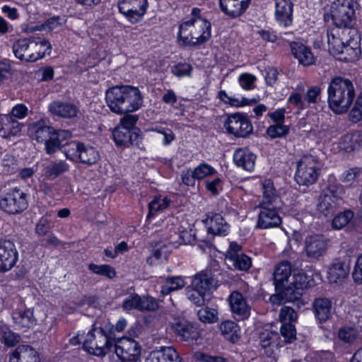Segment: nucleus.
I'll use <instances>...</instances> for the list:
<instances>
[{
  "mask_svg": "<svg viewBox=\"0 0 362 362\" xmlns=\"http://www.w3.org/2000/svg\"><path fill=\"white\" fill-rule=\"evenodd\" d=\"M18 260V252L13 242L0 241V272L11 269Z\"/></svg>",
  "mask_w": 362,
  "mask_h": 362,
  "instance_id": "dca6fc26",
  "label": "nucleus"
},
{
  "mask_svg": "<svg viewBox=\"0 0 362 362\" xmlns=\"http://www.w3.org/2000/svg\"><path fill=\"white\" fill-rule=\"evenodd\" d=\"M291 266L286 262H280L275 269L274 280L276 288H281L291 280Z\"/></svg>",
  "mask_w": 362,
  "mask_h": 362,
  "instance_id": "f704fd0d",
  "label": "nucleus"
},
{
  "mask_svg": "<svg viewBox=\"0 0 362 362\" xmlns=\"http://www.w3.org/2000/svg\"><path fill=\"white\" fill-rule=\"evenodd\" d=\"M321 89L318 86H313L309 88L306 93L305 99L309 103H316L320 99Z\"/></svg>",
  "mask_w": 362,
  "mask_h": 362,
  "instance_id": "69168bd1",
  "label": "nucleus"
},
{
  "mask_svg": "<svg viewBox=\"0 0 362 362\" xmlns=\"http://www.w3.org/2000/svg\"><path fill=\"white\" fill-rule=\"evenodd\" d=\"M272 327V326H266L259 333L260 346L264 349L268 356H271L274 353L280 344L279 333Z\"/></svg>",
  "mask_w": 362,
  "mask_h": 362,
  "instance_id": "f3484780",
  "label": "nucleus"
},
{
  "mask_svg": "<svg viewBox=\"0 0 362 362\" xmlns=\"http://www.w3.org/2000/svg\"><path fill=\"white\" fill-rule=\"evenodd\" d=\"M220 330L225 336H228L231 340L237 337L238 325L233 321L226 320L220 325Z\"/></svg>",
  "mask_w": 362,
  "mask_h": 362,
  "instance_id": "603ef678",
  "label": "nucleus"
},
{
  "mask_svg": "<svg viewBox=\"0 0 362 362\" xmlns=\"http://www.w3.org/2000/svg\"><path fill=\"white\" fill-rule=\"evenodd\" d=\"M114 140L118 146H129L133 144V138L137 137L136 134H133L130 130L124 127L117 126L112 132Z\"/></svg>",
  "mask_w": 362,
  "mask_h": 362,
  "instance_id": "58836bf2",
  "label": "nucleus"
},
{
  "mask_svg": "<svg viewBox=\"0 0 362 362\" xmlns=\"http://www.w3.org/2000/svg\"><path fill=\"white\" fill-rule=\"evenodd\" d=\"M344 32L351 35L350 39L346 42L334 35H327L329 52L339 60L344 62L356 61L360 56L361 49L358 44V36L354 29L346 30Z\"/></svg>",
  "mask_w": 362,
  "mask_h": 362,
  "instance_id": "39448f33",
  "label": "nucleus"
},
{
  "mask_svg": "<svg viewBox=\"0 0 362 362\" xmlns=\"http://www.w3.org/2000/svg\"><path fill=\"white\" fill-rule=\"evenodd\" d=\"M279 317L282 324L284 322H289L296 320L297 315L294 310L290 307H284L280 310Z\"/></svg>",
  "mask_w": 362,
  "mask_h": 362,
  "instance_id": "bf43d9fd",
  "label": "nucleus"
},
{
  "mask_svg": "<svg viewBox=\"0 0 362 362\" xmlns=\"http://www.w3.org/2000/svg\"><path fill=\"white\" fill-rule=\"evenodd\" d=\"M314 313L319 322L327 321L332 315V303L327 298H318L313 303Z\"/></svg>",
  "mask_w": 362,
  "mask_h": 362,
  "instance_id": "bb28decb",
  "label": "nucleus"
},
{
  "mask_svg": "<svg viewBox=\"0 0 362 362\" xmlns=\"http://www.w3.org/2000/svg\"><path fill=\"white\" fill-rule=\"evenodd\" d=\"M22 129V124L9 115H0V136L5 139L18 136Z\"/></svg>",
  "mask_w": 362,
  "mask_h": 362,
  "instance_id": "4be33fe9",
  "label": "nucleus"
},
{
  "mask_svg": "<svg viewBox=\"0 0 362 362\" xmlns=\"http://www.w3.org/2000/svg\"><path fill=\"white\" fill-rule=\"evenodd\" d=\"M9 362H40L38 353L28 345H20L12 354Z\"/></svg>",
  "mask_w": 362,
  "mask_h": 362,
  "instance_id": "393cba45",
  "label": "nucleus"
},
{
  "mask_svg": "<svg viewBox=\"0 0 362 362\" xmlns=\"http://www.w3.org/2000/svg\"><path fill=\"white\" fill-rule=\"evenodd\" d=\"M115 339L112 330L107 332L104 328L93 327L86 334L83 349L90 354L103 356L112 346Z\"/></svg>",
  "mask_w": 362,
  "mask_h": 362,
  "instance_id": "423d86ee",
  "label": "nucleus"
},
{
  "mask_svg": "<svg viewBox=\"0 0 362 362\" xmlns=\"http://www.w3.org/2000/svg\"><path fill=\"white\" fill-rule=\"evenodd\" d=\"M194 358L202 362H226V359L221 356H212L202 352H196Z\"/></svg>",
  "mask_w": 362,
  "mask_h": 362,
  "instance_id": "338daca9",
  "label": "nucleus"
},
{
  "mask_svg": "<svg viewBox=\"0 0 362 362\" xmlns=\"http://www.w3.org/2000/svg\"><path fill=\"white\" fill-rule=\"evenodd\" d=\"M125 310L136 309L139 310H155L158 303L154 298L150 296L141 297L136 294L129 296L122 304Z\"/></svg>",
  "mask_w": 362,
  "mask_h": 362,
  "instance_id": "a211bd4d",
  "label": "nucleus"
},
{
  "mask_svg": "<svg viewBox=\"0 0 362 362\" xmlns=\"http://www.w3.org/2000/svg\"><path fill=\"white\" fill-rule=\"evenodd\" d=\"M281 334L285 338L286 342H291L296 339V329L293 325L284 322L281 327Z\"/></svg>",
  "mask_w": 362,
  "mask_h": 362,
  "instance_id": "6e6d98bb",
  "label": "nucleus"
},
{
  "mask_svg": "<svg viewBox=\"0 0 362 362\" xmlns=\"http://www.w3.org/2000/svg\"><path fill=\"white\" fill-rule=\"evenodd\" d=\"M229 301L231 310L238 320H245L250 316V307L240 293L233 292L230 296Z\"/></svg>",
  "mask_w": 362,
  "mask_h": 362,
  "instance_id": "412c9836",
  "label": "nucleus"
},
{
  "mask_svg": "<svg viewBox=\"0 0 362 362\" xmlns=\"http://www.w3.org/2000/svg\"><path fill=\"white\" fill-rule=\"evenodd\" d=\"M190 285L208 293L215 286V280L210 272L202 271L192 277Z\"/></svg>",
  "mask_w": 362,
  "mask_h": 362,
  "instance_id": "c756f323",
  "label": "nucleus"
},
{
  "mask_svg": "<svg viewBox=\"0 0 362 362\" xmlns=\"http://www.w3.org/2000/svg\"><path fill=\"white\" fill-rule=\"evenodd\" d=\"M361 170L357 168H350L345 170L341 175V180L344 182L352 183L360 175Z\"/></svg>",
  "mask_w": 362,
  "mask_h": 362,
  "instance_id": "e2e57ef3",
  "label": "nucleus"
},
{
  "mask_svg": "<svg viewBox=\"0 0 362 362\" xmlns=\"http://www.w3.org/2000/svg\"><path fill=\"white\" fill-rule=\"evenodd\" d=\"M357 3L354 0H335L331 6L329 13L325 15V20L338 28L351 29L356 19L355 9Z\"/></svg>",
  "mask_w": 362,
  "mask_h": 362,
  "instance_id": "0eeeda50",
  "label": "nucleus"
},
{
  "mask_svg": "<svg viewBox=\"0 0 362 362\" xmlns=\"http://www.w3.org/2000/svg\"><path fill=\"white\" fill-rule=\"evenodd\" d=\"M12 48L16 58L21 61L33 62L42 59L51 45L45 39L31 37L19 39L13 43Z\"/></svg>",
  "mask_w": 362,
  "mask_h": 362,
  "instance_id": "20e7f679",
  "label": "nucleus"
},
{
  "mask_svg": "<svg viewBox=\"0 0 362 362\" xmlns=\"http://www.w3.org/2000/svg\"><path fill=\"white\" fill-rule=\"evenodd\" d=\"M343 189L335 185H329L323 189L317 204V211L325 216H332L341 200Z\"/></svg>",
  "mask_w": 362,
  "mask_h": 362,
  "instance_id": "6e6552de",
  "label": "nucleus"
},
{
  "mask_svg": "<svg viewBox=\"0 0 362 362\" xmlns=\"http://www.w3.org/2000/svg\"><path fill=\"white\" fill-rule=\"evenodd\" d=\"M206 294L198 288H193L192 285L188 286L186 288V296L188 300L197 306L204 305Z\"/></svg>",
  "mask_w": 362,
  "mask_h": 362,
  "instance_id": "c03bdc74",
  "label": "nucleus"
},
{
  "mask_svg": "<svg viewBox=\"0 0 362 362\" xmlns=\"http://www.w3.org/2000/svg\"><path fill=\"white\" fill-rule=\"evenodd\" d=\"M208 225V232L212 235H226L228 230V224L222 216L215 214L205 221Z\"/></svg>",
  "mask_w": 362,
  "mask_h": 362,
  "instance_id": "c9c22d12",
  "label": "nucleus"
},
{
  "mask_svg": "<svg viewBox=\"0 0 362 362\" xmlns=\"http://www.w3.org/2000/svg\"><path fill=\"white\" fill-rule=\"evenodd\" d=\"M211 23L202 18H192L180 25L179 37L185 45L196 46L211 37Z\"/></svg>",
  "mask_w": 362,
  "mask_h": 362,
  "instance_id": "7ed1b4c3",
  "label": "nucleus"
},
{
  "mask_svg": "<svg viewBox=\"0 0 362 362\" xmlns=\"http://www.w3.org/2000/svg\"><path fill=\"white\" fill-rule=\"evenodd\" d=\"M327 248V239L322 235H308L305 239L304 250L310 258L318 259L323 256Z\"/></svg>",
  "mask_w": 362,
  "mask_h": 362,
  "instance_id": "2eb2a0df",
  "label": "nucleus"
},
{
  "mask_svg": "<svg viewBox=\"0 0 362 362\" xmlns=\"http://www.w3.org/2000/svg\"><path fill=\"white\" fill-rule=\"evenodd\" d=\"M88 269L93 273L106 276L109 279H113L116 276V272L113 267L108 264L98 265L90 263L88 266Z\"/></svg>",
  "mask_w": 362,
  "mask_h": 362,
  "instance_id": "49530a36",
  "label": "nucleus"
},
{
  "mask_svg": "<svg viewBox=\"0 0 362 362\" xmlns=\"http://www.w3.org/2000/svg\"><path fill=\"white\" fill-rule=\"evenodd\" d=\"M278 293L276 295H272L270 298L273 303L280 300L279 303L296 302L299 305L303 293L295 285H292L291 281L281 288H276Z\"/></svg>",
  "mask_w": 362,
  "mask_h": 362,
  "instance_id": "6ab92c4d",
  "label": "nucleus"
},
{
  "mask_svg": "<svg viewBox=\"0 0 362 362\" xmlns=\"http://www.w3.org/2000/svg\"><path fill=\"white\" fill-rule=\"evenodd\" d=\"M257 225L259 228L267 229L276 227L281 223V218L277 213L279 208H273L272 206H261Z\"/></svg>",
  "mask_w": 362,
  "mask_h": 362,
  "instance_id": "aec40b11",
  "label": "nucleus"
},
{
  "mask_svg": "<svg viewBox=\"0 0 362 362\" xmlns=\"http://www.w3.org/2000/svg\"><path fill=\"white\" fill-rule=\"evenodd\" d=\"M180 357L173 346H162L152 351L146 362H180Z\"/></svg>",
  "mask_w": 362,
  "mask_h": 362,
  "instance_id": "5701e85b",
  "label": "nucleus"
},
{
  "mask_svg": "<svg viewBox=\"0 0 362 362\" xmlns=\"http://www.w3.org/2000/svg\"><path fill=\"white\" fill-rule=\"evenodd\" d=\"M338 337L344 342L352 343L356 339L358 334L353 328L343 327L339 330Z\"/></svg>",
  "mask_w": 362,
  "mask_h": 362,
  "instance_id": "5fc2aeb1",
  "label": "nucleus"
},
{
  "mask_svg": "<svg viewBox=\"0 0 362 362\" xmlns=\"http://www.w3.org/2000/svg\"><path fill=\"white\" fill-rule=\"evenodd\" d=\"M291 280V284L295 285L302 293L304 288L310 287L314 284L311 276L303 272L295 273Z\"/></svg>",
  "mask_w": 362,
  "mask_h": 362,
  "instance_id": "37998d69",
  "label": "nucleus"
},
{
  "mask_svg": "<svg viewBox=\"0 0 362 362\" xmlns=\"http://www.w3.org/2000/svg\"><path fill=\"white\" fill-rule=\"evenodd\" d=\"M293 4L289 0H276L275 16L277 21L287 27L292 22Z\"/></svg>",
  "mask_w": 362,
  "mask_h": 362,
  "instance_id": "a878e982",
  "label": "nucleus"
},
{
  "mask_svg": "<svg viewBox=\"0 0 362 362\" xmlns=\"http://www.w3.org/2000/svg\"><path fill=\"white\" fill-rule=\"evenodd\" d=\"M362 144V133L354 131L344 135L339 143L341 150L349 153L358 149Z\"/></svg>",
  "mask_w": 362,
  "mask_h": 362,
  "instance_id": "2f4dec72",
  "label": "nucleus"
},
{
  "mask_svg": "<svg viewBox=\"0 0 362 362\" xmlns=\"http://www.w3.org/2000/svg\"><path fill=\"white\" fill-rule=\"evenodd\" d=\"M288 128L279 124L272 125L267 129V134L271 138H276L284 136L288 132Z\"/></svg>",
  "mask_w": 362,
  "mask_h": 362,
  "instance_id": "052dcab7",
  "label": "nucleus"
},
{
  "mask_svg": "<svg viewBox=\"0 0 362 362\" xmlns=\"http://www.w3.org/2000/svg\"><path fill=\"white\" fill-rule=\"evenodd\" d=\"M353 217L354 213L350 210L340 213L332 220V227L335 229H341L346 226Z\"/></svg>",
  "mask_w": 362,
  "mask_h": 362,
  "instance_id": "09e8293b",
  "label": "nucleus"
},
{
  "mask_svg": "<svg viewBox=\"0 0 362 362\" xmlns=\"http://www.w3.org/2000/svg\"><path fill=\"white\" fill-rule=\"evenodd\" d=\"M349 273V269L343 262H334L329 268L327 279L330 283L340 282L345 279Z\"/></svg>",
  "mask_w": 362,
  "mask_h": 362,
  "instance_id": "4c0bfd02",
  "label": "nucleus"
},
{
  "mask_svg": "<svg viewBox=\"0 0 362 362\" xmlns=\"http://www.w3.org/2000/svg\"><path fill=\"white\" fill-rule=\"evenodd\" d=\"M173 332L184 341L197 340L199 332L194 324L182 317L174 319L170 323Z\"/></svg>",
  "mask_w": 362,
  "mask_h": 362,
  "instance_id": "4468645a",
  "label": "nucleus"
},
{
  "mask_svg": "<svg viewBox=\"0 0 362 362\" xmlns=\"http://www.w3.org/2000/svg\"><path fill=\"white\" fill-rule=\"evenodd\" d=\"M228 261L232 264L235 269L240 271H247L251 267V259L243 253L236 256H229Z\"/></svg>",
  "mask_w": 362,
  "mask_h": 362,
  "instance_id": "a18cd8bd",
  "label": "nucleus"
},
{
  "mask_svg": "<svg viewBox=\"0 0 362 362\" xmlns=\"http://www.w3.org/2000/svg\"><path fill=\"white\" fill-rule=\"evenodd\" d=\"M327 92L329 106L337 114L346 112L355 98L353 83L342 77L334 78L329 82Z\"/></svg>",
  "mask_w": 362,
  "mask_h": 362,
  "instance_id": "f03ea898",
  "label": "nucleus"
},
{
  "mask_svg": "<svg viewBox=\"0 0 362 362\" xmlns=\"http://www.w3.org/2000/svg\"><path fill=\"white\" fill-rule=\"evenodd\" d=\"M318 170L317 159L313 156H304L298 162L295 180L300 185H313L318 176Z\"/></svg>",
  "mask_w": 362,
  "mask_h": 362,
  "instance_id": "1a4fd4ad",
  "label": "nucleus"
},
{
  "mask_svg": "<svg viewBox=\"0 0 362 362\" xmlns=\"http://www.w3.org/2000/svg\"><path fill=\"white\" fill-rule=\"evenodd\" d=\"M256 78L250 74H243L239 77V82L242 88L245 89L253 88V84Z\"/></svg>",
  "mask_w": 362,
  "mask_h": 362,
  "instance_id": "774afa93",
  "label": "nucleus"
},
{
  "mask_svg": "<svg viewBox=\"0 0 362 362\" xmlns=\"http://www.w3.org/2000/svg\"><path fill=\"white\" fill-rule=\"evenodd\" d=\"M250 0H219L221 10L228 16H238L247 8Z\"/></svg>",
  "mask_w": 362,
  "mask_h": 362,
  "instance_id": "c85d7f7f",
  "label": "nucleus"
},
{
  "mask_svg": "<svg viewBox=\"0 0 362 362\" xmlns=\"http://www.w3.org/2000/svg\"><path fill=\"white\" fill-rule=\"evenodd\" d=\"M235 163L247 171L253 170L256 156L247 148H238L233 155Z\"/></svg>",
  "mask_w": 362,
  "mask_h": 362,
  "instance_id": "7c9ffc66",
  "label": "nucleus"
},
{
  "mask_svg": "<svg viewBox=\"0 0 362 362\" xmlns=\"http://www.w3.org/2000/svg\"><path fill=\"white\" fill-rule=\"evenodd\" d=\"M185 286V281L182 276H168L162 286L161 293L168 295L171 292L182 289Z\"/></svg>",
  "mask_w": 362,
  "mask_h": 362,
  "instance_id": "a19ab883",
  "label": "nucleus"
},
{
  "mask_svg": "<svg viewBox=\"0 0 362 362\" xmlns=\"http://www.w3.org/2000/svg\"><path fill=\"white\" fill-rule=\"evenodd\" d=\"M292 54L298 59L300 64L309 66L315 62V57L310 48L300 42L291 44Z\"/></svg>",
  "mask_w": 362,
  "mask_h": 362,
  "instance_id": "72a5a7b5",
  "label": "nucleus"
},
{
  "mask_svg": "<svg viewBox=\"0 0 362 362\" xmlns=\"http://www.w3.org/2000/svg\"><path fill=\"white\" fill-rule=\"evenodd\" d=\"M217 310L214 308H204L200 309L197 315L199 319L203 322L213 323L217 321Z\"/></svg>",
  "mask_w": 362,
  "mask_h": 362,
  "instance_id": "3c124183",
  "label": "nucleus"
},
{
  "mask_svg": "<svg viewBox=\"0 0 362 362\" xmlns=\"http://www.w3.org/2000/svg\"><path fill=\"white\" fill-rule=\"evenodd\" d=\"M26 194L13 188L3 192L0 197V208L6 213L17 214L27 209Z\"/></svg>",
  "mask_w": 362,
  "mask_h": 362,
  "instance_id": "9d476101",
  "label": "nucleus"
},
{
  "mask_svg": "<svg viewBox=\"0 0 362 362\" xmlns=\"http://www.w3.org/2000/svg\"><path fill=\"white\" fill-rule=\"evenodd\" d=\"M105 100L111 111L118 115L136 111L143 103L139 88L131 86H116L108 88Z\"/></svg>",
  "mask_w": 362,
  "mask_h": 362,
  "instance_id": "f257e3e1",
  "label": "nucleus"
},
{
  "mask_svg": "<svg viewBox=\"0 0 362 362\" xmlns=\"http://www.w3.org/2000/svg\"><path fill=\"white\" fill-rule=\"evenodd\" d=\"M115 351L121 362H137L141 355L140 346L137 341L124 337L115 341Z\"/></svg>",
  "mask_w": 362,
  "mask_h": 362,
  "instance_id": "9b49d317",
  "label": "nucleus"
},
{
  "mask_svg": "<svg viewBox=\"0 0 362 362\" xmlns=\"http://www.w3.org/2000/svg\"><path fill=\"white\" fill-rule=\"evenodd\" d=\"M69 165L62 160L53 161L45 167V174L48 177H57L69 170Z\"/></svg>",
  "mask_w": 362,
  "mask_h": 362,
  "instance_id": "79ce46f5",
  "label": "nucleus"
},
{
  "mask_svg": "<svg viewBox=\"0 0 362 362\" xmlns=\"http://www.w3.org/2000/svg\"><path fill=\"white\" fill-rule=\"evenodd\" d=\"M349 119L353 122H357L362 119V96H359L349 113Z\"/></svg>",
  "mask_w": 362,
  "mask_h": 362,
  "instance_id": "4d7b16f0",
  "label": "nucleus"
},
{
  "mask_svg": "<svg viewBox=\"0 0 362 362\" xmlns=\"http://www.w3.org/2000/svg\"><path fill=\"white\" fill-rule=\"evenodd\" d=\"M170 201L166 197H156L148 204L149 214L148 217L153 215L154 212L163 211L169 206Z\"/></svg>",
  "mask_w": 362,
  "mask_h": 362,
  "instance_id": "8fccbe9b",
  "label": "nucleus"
},
{
  "mask_svg": "<svg viewBox=\"0 0 362 362\" xmlns=\"http://www.w3.org/2000/svg\"><path fill=\"white\" fill-rule=\"evenodd\" d=\"M0 339L8 346H14L20 340V336L4 327L1 329Z\"/></svg>",
  "mask_w": 362,
  "mask_h": 362,
  "instance_id": "de8ad7c7",
  "label": "nucleus"
},
{
  "mask_svg": "<svg viewBox=\"0 0 362 362\" xmlns=\"http://www.w3.org/2000/svg\"><path fill=\"white\" fill-rule=\"evenodd\" d=\"M13 320L16 326L21 329H30L36 325L37 320L31 309L17 310L13 313Z\"/></svg>",
  "mask_w": 362,
  "mask_h": 362,
  "instance_id": "473e14b6",
  "label": "nucleus"
},
{
  "mask_svg": "<svg viewBox=\"0 0 362 362\" xmlns=\"http://www.w3.org/2000/svg\"><path fill=\"white\" fill-rule=\"evenodd\" d=\"M263 198L261 206H272L273 208H281L282 203L272 180H266L262 183Z\"/></svg>",
  "mask_w": 362,
  "mask_h": 362,
  "instance_id": "b1692460",
  "label": "nucleus"
},
{
  "mask_svg": "<svg viewBox=\"0 0 362 362\" xmlns=\"http://www.w3.org/2000/svg\"><path fill=\"white\" fill-rule=\"evenodd\" d=\"M76 152L81 162L88 165L95 163L99 159V154L91 146H86L83 144H76Z\"/></svg>",
  "mask_w": 362,
  "mask_h": 362,
  "instance_id": "e433bc0d",
  "label": "nucleus"
},
{
  "mask_svg": "<svg viewBox=\"0 0 362 362\" xmlns=\"http://www.w3.org/2000/svg\"><path fill=\"white\" fill-rule=\"evenodd\" d=\"M66 144H62L61 141H59L56 138H54V135L52 134V136L50 137L49 140L45 144V149L46 152L48 154L54 153L57 149L60 148L62 146H64Z\"/></svg>",
  "mask_w": 362,
  "mask_h": 362,
  "instance_id": "0e129e2a",
  "label": "nucleus"
},
{
  "mask_svg": "<svg viewBox=\"0 0 362 362\" xmlns=\"http://www.w3.org/2000/svg\"><path fill=\"white\" fill-rule=\"evenodd\" d=\"M224 126L229 134L237 137H246L253 130L252 125L247 117L241 113L229 115Z\"/></svg>",
  "mask_w": 362,
  "mask_h": 362,
  "instance_id": "f8f14e48",
  "label": "nucleus"
},
{
  "mask_svg": "<svg viewBox=\"0 0 362 362\" xmlns=\"http://www.w3.org/2000/svg\"><path fill=\"white\" fill-rule=\"evenodd\" d=\"M219 98L226 103H229L230 105L235 106H244L246 105L255 104L257 103L255 99H252L251 100H248L246 98H243L241 101H239L237 99H234L228 97L227 93L224 90H221L219 92Z\"/></svg>",
  "mask_w": 362,
  "mask_h": 362,
  "instance_id": "864d4df0",
  "label": "nucleus"
},
{
  "mask_svg": "<svg viewBox=\"0 0 362 362\" xmlns=\"http://www.w3.org/2000/svg\"><path fill=\"white\" fill-rule=\"evenodd\" d=\"M32 129L35 133V139L38 142L45 141V144L49 140L54 133V129L52 127L45 125L41 122L33 124Z\"/></svg>",
  "mask_w": 362,
  "mask_h": 362,
  "instance_id": "ea45409f",
  "label": "nucleus"
},
{
  "mask_svg": "<svg viewBox=\"0 0 362 362\" xmlns=\"http://www.w3.org/2000/svg\"><path fill=\"white\" fill-rule=\"evenodd\" d=\"M194 176L197 180H201L205 177L212 175L215 173V170L207 164H201L194 170Z\"/></svg>",
  "mask_w": 362,
  "mask_h": 362,
  "instance_id": "13d9d810",
  "label": "nucleus"
},
{
  "mask_svg": "<svg viewBox=\"0 0 362 362\" xmlns=\"http://www.w3.org/2000/svg\"><path fill=\"white\" fill-rule=\"evenodd\" d=\"M52 115L63 118H72L77 115L78 107L73 103L62 101H54L49 106Z\"/></svg>",
  "mask_w": 362,
  "mask_h": 362,
  "instance_id": "cd10ccee",
  "label": "nucleus"
},
{
  "mask_svg": "<svg viewBox=\"0 0 362 362\" xmlns=\"http://www.w3.org/2000/svg\"><path fill=\"white\" fill-rule=\"evenodd\" d=\"M148 6L147 0H119L118 8L129 21L136 23L144 15Z\"/></svg>",
  "mask_w": 362,
  "mask_h": 362,
  "instance_id": "ddd939ff",
  "label": "nucleus"
},
{
  "mask_svg": "<svg viewBox=\"0 0 362 362\" xmlns=\"http://www.w3.org/2000/svg\"><path fill=\"white\" fill-rule=\"evenodd\" d=\"M192 66L188 64H179L172 68V73L178 76H189L192 71Z\"/></svg>",
  "mask_w": 362,
  "mask_h": 362,
  "instance_id": "680f3d73",
  "label": "nucleus"
}]
</instances>
